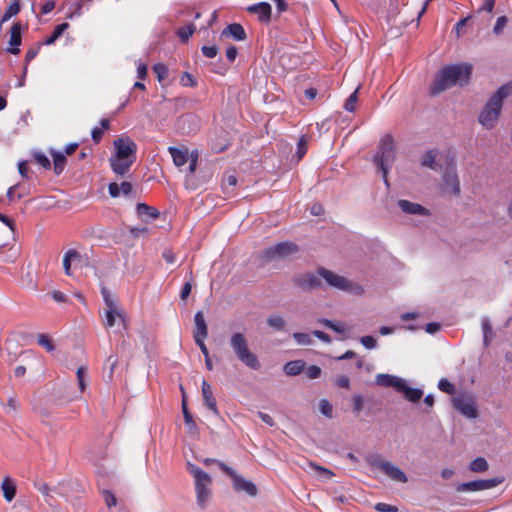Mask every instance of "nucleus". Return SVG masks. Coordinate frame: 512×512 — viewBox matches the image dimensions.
Returning <instances> with one entry per match:
<instances>
[{
    "mask_svg": "<svg viewBox=\"0 0 512 512\" xmlns=\"http://www.w3.org/2000/svg\"><path fill=\"white\" fill-rule=\"evenodd\" d=\"M471 73L472 66L467 63L443 67L438 72L430 87L431 95H438L456 84H459L460 86L468 84Z\"/></svg>",
    "mask_w": 512,
    "mask_h": 512,
    "instance_id": "obj_1",
    "label": "nucleus"
},
{
    "mask_svg": "<svg viewBox=\"0 0 512 512\" xmlns=\"http://www.w3.org/2000/svg\"><path fill=\"white\" fill-rule=\"evenodd\" d=\"M512 95V82L500 86L495 93L491 95L481 110L478 121L486 129H493L501 114L503 101Z\"/></svg>",
    "mask_w": 512,
    "mask_h": 512,
    "instance_id": "obj_2",
    "label": "nucleus"
},
{
    "mask_svg": "<svg viewBox=\"0 0 512 512\" xmlns=\"http://www.w3.org/2000/svg\"><path fill=\"white\" fill-rule=\"evenodd\" d=\"M229 344L236 358L241 363L253 370L261 368L257 355L250 351L247 338L242 332L232 334Z\"/></svg>",
    "mask_w": 512,
    "mask_h": 512,
    "instance_id": "obj_3",
    "label": "nucleus"
},
{
    "mask_svg": "<svg viewBox=\"0 0 512 512\" xmlns=\"http://www.w3.org/2000/svg\"><path fill=\"white\" fill-rule=\"evenodd\" d=\"M101 294L105 303V309L102 316V325L109 329L116 324L118 320L126 328V317L124 311L120 308L116 300L106 287H102Z\"/></svg>",
    "mask_w": 512,
    "mask_h": 512,
    "instance_id": "obj_4",
    "label": "nucleus"
},
{
    "mask_svg": "<svg viewBox=\"0 0 512 512\" xmlns=\"http://www.w3.org/2000/svg\"><path fill=\"white\" fill-rule=\"evenodd\" d=\"M188 470L195 480V490L197 495V504L203 508L211 496L210 485L212 478L208 473L200 469L197 465L188 463Z\"/></svg>",
    "mask_w": 512,
    "mask_h": 512,
    "instance_id": "obj_5",
    "label": "nucleus"
},
{
    "mask_svg": "<svg viewBox=\"0 0 512 512\" xmlns=\"http://www.w3.org/2000/svg\"><path fill=\"white\" fill-rule=\"evenodd\" d=\"M394 148V139L392 135L386 134L381 138L378 152L374 156V163L376 164L378 169L381 170V172L383 173V178L387 185V165L394 160Z\"/></svg>",
    "mask_w": 512,
    "mask_h": 512,
    "instance_id": "obj_6",
    "label": "nucleus"
},
{
    "mask_svg": "<svg viewBox=\"0 0 512 512\" xmlns=\"http://www.w3.org/2000/svg\"><path fill=\"white\" fill-rule=\"evenodd\" d=\"M218 467L233 480V488L237 492H245L249 496H256L257 487L254 483L245 480L240 475L227 466L224 462H218Z\"/></svg>",
    "mask_w": 512,
    "mask_h": 512,
    "instance_id": "obj_7",
    "label": "nucleus"
},
{
    "mask_svg": "<svg viewBox=\"0 0 512 512\" xmlns=\"http://www.w3.org/2000/svg\"><path fill=\"white\" fill-rule=\"evenodd\" d=\"M453 407L463 416L475 419L478 416V409L475 398L471 394H460L453 398Z\"/></svg>",
    "mask_w": 512,
    "mask_h": 512,
    "instance_id": "obj_8",
    "label": "nucleus"
},
{
    "mask_svg": "<svg viewBox=\"0 0 512 512\" xmlns=\"http://www.w3.org/2000/svg\"><path fill=\"white\" fill-rule=\"evenodd\" d=\"M298 252V246L293 242H281L263 251V259L272 261L275 259L285 258Z\"/></svg>",
    "mask_w": 512,
    "mask_h": 512,
    "instance_id": "obj_9",
    "label": "nucleus"
},
{
    "mask_svg": "<svg viewBox=\"0 0 512 512\" xmlns=\"http://www.w3.org/2000/svg\"><path fill=\"white\" fill-rule=\"evenodd\" d=\"M318 274L321 278H323L326 281V283L329 286H331L333 288L343 290V291H348L352 288V283L348 279H346L345 277L340 276L326 268H323V267L319 268Z\"/></svg>",
    "mask_w": 512,
    "mask_h": 512,
    "instance_id": "obj_10",
    "label": "nucleus"
},
{
    "mask_svg": "<svg viewBox=\"0 0 512 512\" xmlns=\"http://www.w3.org/2000/svg\"><path fill=\"white\" fill-rule=\"evenodd\" d=\"M114 147L116 151L113 156L136 160L137 144L129 137L114 140Z\"/></svg>",
    "mask_w": 512,
    "mask_h": 512,
    "instance_id": "obj_11",
    "label": "nucleus"
},
{
    "mask_svg": "<svg viewBox=\"0 0 512 512\" xmlns=\"http://www.w3.org/2000/svg\"><path fill=\"white\" fill-rule=\"evenodd\" d=\"M376 467L396 482L406 483L408 481L406 474L390 461H378Z\"/></svg>",
    "mask_w": 512,
    "mask_h": 512,
    "instance_id": "obj_12",
    "label": "nucleus"
},
{
    "mask_svg": "<svg viewBox=\"0 0 512 512\" xmlns=\"http://www.w3.org/2000/svg\"><path fill=\"white\" fill-rule=\"evenodd\" d=\"M443 181H444V190L452 195H459L460 194V182L458 179V176L456 174V170L453 166L449 167L444 175H443Z\"/></svg>",
    "mask_w": 512,
    "mask_h": 512,
    "instance_id": "obj_13",
    "label": "nucleus"
},
{
    "mask_svg": "<svg viewBox=\"0 0 512 512\" xmlns=\"http://www.w3.org/2000/svg\"><path fill=\"white\" fill-rule=\"evenodd\" d=\"M246 10L251 14L257 15L261 23L268 24L271 21L272 8L268 2H259L249 5Z\"/></svg>",
    "mask_w": 512,
    "mask_h": 512,
    "instance_id": "obj_14",
    "label": "nucleus"
},
{
    "mask_svg": "<svg viewBox=\"0 0 512 512\" xmlns=\"http://www.w3.org/2000/svg\"><path fill=\"white\" fill-rule=\"evenodd\" d=\"M109 162L112 171L119 176H123L129 172L135 160L129 158L122 159L112 155L109 159Z\"/></svg>",
    "mask_w": 512,
    "mask_h": 512,
    "instance_id": "obj_15",
    "label": "nucleus"
},
{
    "mask_svg": "<svg viewBox=\"0 0 512 512\" xmlns=\"http://www.w3.org/2000/svg\"><path fill=\"white\" fill-rule=\"evenodd\" d=\"M295 283L297 286L305 289L311 290L321 287V281L319 278V274L316 275L314 273H306L304 275H300L295 278Z\"/></svg>",
    "mask_w": 512,
    "mask_h": 512,
    "instance_id": "obj_16",
    "label": "nucleus"
},
{
    "mask_svg": "<svg viewBox=\"0 0 512 512\" xmlns=\"http://www.w3.org/2000/svg\"><path fill=\"white\" fill-rule=\"evenodd\" d=\"M22 42V36H21V24L19 22H16L12 25L10 30V40L9 44L10 47L7 49V52L17 55L20 53L19 46Z\"/></svg>",
    "mask_w": 512,
    "mask_h": 512,
    "instance_id": "obj_17",
    "label": "nucleus"
},
{
    "mask_svg": "<svg viewBox=\"0 0 512 512\" xmlns=\"http://www.w3.org/2000/svg\"><path fill=\"white\" fill-rule=\"evenodd\" d=\"M202 389V397L204 405L211 410L215 415H219V411L216 404V399L213 395L212 387L211 385L206 381H202L201 385Z\"/></svg>",
    "mask_w": 512,
    "mask_h": 512,
    "instance_id": "obj_18",
    "label": "nucleus"
},
{
    "mask_svg": "<svg viewBox=\"0 0 512 512\" xmlns=\"http://www.w3.org/2000/svg\"><path fill=\"white\" fill-rule=\"evenodd\" d=\"M222 36L232 37L237 41H243L247 38V34L243 26L239 23L229 24L221 33Z\"/></svg>",
    "mask_w": 512,
    "mask_h": 512,
    "instance_id": "obj_19",
    "label": "nucleus"
},
{
    "mask_svg": "<svg viewBox=\"0 0 512 512\" xmlns=\"http://www.w3.org/2000/svg\"><path fill=\"white\" fill-rule=\"evenodd\" d=\"M398 206L400 207V209L403 212H405L407 214H417V215H428L429 214V211L425 207H423L420 204L410 202L408 200H404V199L399 200Z\"/></svg>",
    "mask_w": 512,
    "mask_h": 512,
    "instance_id": "obj_20",
    "label": "nucleus"
},
{
    "mask_svg": "<svg viewBox=\"0 0 512 512\" xmlns=\"http://www.w3.org/2000/svg\"><path fill=\"white\" fill-rule=\"evenodd\" d=\"M195 330L194 339L196 338H207L208 327L202 311H198L194 316Z\"/></svg>",
    "mask_w": 512,
    "mask_h": 512,
    "instance_id": "obj_21",
    "label": "nucleus"
},
{
    "mask_svg": "<svg viewBox=\"0 0 512 512\" xmlns=\"http://www.w3.org/2000/svg\"><path fill=\"white\" fill-rule=\"evenodd\" d=\"M136 211L139 217H141L144 221L157 219L160 215L156 208L145 203H138L136 206Z\"/></svg>",
    "mask_w": 512,
    "mask_h": 512,
    "instance_id": "obj_22",
    "label": "nucleus"
},
{
    "mask_svg": "<svg viewBox=\"0 0 512 512\" xmlns=\"http://www.w3.org/2000/svg\"><path fill=\"white\" fill-rule=\"evenodd\" d=\"M402 381L403 379L389 374H378L376 376V383L378 385L385 387H393L397 391L399 390V388H401Z\"/></svg>",
    "mask_w": 512,
    "mask_h": 512,
    "instance_id": "obj_23",
    "label": "nucleus"
},
{
    "mask_svg": "<svg viewBox=\"0 0 512 512\" xmlns=\"http://www.w3.org/2000/svg\"><path fill=\"white\" fill-rule=\"evenodd\" d=\"M398 391L404 394L406 400L413 403L418 402L423 396V391L421 389L409 387L404 380L402 381L401 388H399Z\"/></svg>",
    "mask_w": 512,
    "mask_h": 512,
    "instance_id": "obj_24",
    "label": "nucleus"
},
{
    "mask_svg": "<svg viewBox=\"0 0 512 512\" xmlns=\"http://www.w3.org/2000/svg\"><path fill=\"white\" fill-rule=\"evenodd\" d=\"M132 191V184L130 182H122L120 185L116 182L110 183L108 186V192L111 197H119L120 194L128 195Z\"/></svg>",
    "mask_w": 512,
    "mask_h": 512,
    "instance_id": "obj_25",
    "label": "nucleus"
},
{
    "mask_svg": "<svg viewBox=\"0 0 512 512\" xmlns=\"http://www.w3.org/2000/svg\"><path fill=\"white\" fill-rule=\"evenodd\" d=\"M1 489L3 491V496L6 501L11 502L16 495V484L13 479L10 477H5L1 484Z\"/></svg>",
    "mask_w": 512,
    "mask_h": 512,
    "instance_id": "obj_26",
    "label": "nucleus"
},
{
    "mask_svg": "<svg viewBox=\"0 0 512 512\" xmlns=\"http://www.w3.org/2000/svg\"><path fill=\"white\" fill-rule=\"evenodd\" d=\"M168 151L173 159V163L177 167L183 166L188 161V151L177 147H169Z\"/></svg>",
    "mask_w": 512,
    "mask_h": 512,
    "instance_id": "obj_27",
    "label": "nucleus"
},
{
    "mask_svg": "<svg viewBox=\"0 0 512 512\" xmlns=\"http://www.w3.org/2000/svg\"><path fill=\"white\" fill-rule=\"evenodd\" d=\"M438 151L436 149L428 150L421 161V165L424 167H428L434 171H438L440 169V166L436 163V157H437Z\"/></svg>",
    "mask_w": 512,
    "mask_h": 512,
    "instance_id": "obj_28",
    "label": "nucleus"
},
{
    "mask_svg": "<svg viewBox=\"0 0 512 512\" xmlns=\"http://www.w3.org/2000/svg\"><path fill=\"white\" fill-rule=\"evenodd\" d=\"M305 368L303 360L289 361L284 365V372L289 376L299 375Z\"/></svg>",
    "mask_w": 512,
    "mask_h": 512,
    "instance_id": "obj_29",
    "label": "nucleus"
},
{
    "mask_svg": "<svg viewBox=\"0 0 512 512\" xmlns=\"http://www.w3.org/2000/svg\"><path fill=\"white\" fill-rule=\"evenodd\" d=\"M53 158V170L56 175H60L66 166V157L63 153L57 151H51Z\"/></svg>",
    "mask_w": 512,
    "mask_h": 512,
    "instance_id": "obj_30",
    "label": "nucleus"
},
{
    "mask_svg": "<svg viewBox=\"0 0 512 512\" xmlns=\"http://www.w3.org/2000/svg\"><path fill=\"white\" fill-rule=\"evenodd\" d=\"M80 259V254L74 249L68 250L63 256V268L67 276H71V263Z\"/></svg>",
    "mask_w": 512,
    "mask_h": 512,
    "instance_id": "obj_31",
    "label": "nucleus"
},
{
    "mask_svg": "<svg viewBox=\"0 0 512 512\" xmlns=\"http://www.w3.org/2000/svg\"><path fill=\"white\" fill-rule=\"evenodd\" d=\"M69 28V24L67 22H63L59 25H57L52 34L47 37L42 44L43 45H51L53 44L59 37L62 36V34Z\"/></svg>",
    "mask_w": 512,
    "mask_h": 512,
    "instance_id": "obj_32",
    "label": "nucleus"
},
{
    "mask_svg": "<svg viewBox=\"0 0 512 512\" xmlns=\"http://www.w3.org/2000/svg\"><path fill=\"white\" fill-rule=\"evenodd\" d=\"M237 184V178L235 175H227L224 177L222 182V190L226 196H230L234 193L235 186Z\"/></svg>",
    "mask_w": 512,
    "mask_h": 512,
    "instance_id": "obj_33",
    "label": "nucleus"
},
{
    "mask_svg": "<svg viewBox=\"0 0 512 512\" xmlns=\"http://www.w3.org/2000/svg\"><path fill=\"white\" fill-rule=\"evenodd\" d=\"M267 324L275 331H283L285 329L286 321L280 315H271L267 318Z\"/></svg>",
    "mask_w": 512,
    "mask_h": 512,
    "instance_id": "obj_34",
    "label": "nucleus"
},
{
    "mask_svg": "<svg viewBox=\"0 0 512 512\" xmlns=\"http://www.w3.org/2000/svg\"><path fill=\"white\" fill-rule=\"evenodd\" d=\"M42 45V43L37 42L27 50L25 54L24 75L27 74L28 64L38 55Z\"/></svg>",
    "mask_w": 512,
    "mask_h": 512,
    "instance_id": "obj_35",
    "label": "nucleus"
},
{
    "mask_svg": "<svg viewBox=\"0 0 512 512\" xmlns=\"http://www.w3.org/2000/svg\"><path fill=\"white\" fill-rule=\"evenodd\" d=\"M488 462L483 457H477L470 463V470L473 472H485L488 470Z\"/></svg>",
    "mask_w": 512,
    "mask_h": 512,
    "instance_id": "obj_36",
    "label": "nucleus"
},
{
    "mask_svg": "<svg viewBox=\"0 0 512 512\" xmlns=\"http://www.w3.org/2000/svg\"><path fill=\"white\" fill-rule=\"evenodd\" d=\"M195 30L196 26L193 23H191L189 25L179 28L177 31V35L179 36L182 42H187L189 38L193 35Z\"/></svg>",
    "mask_w": 512,
    "mask_h": 512,
    "instance_id": "obj_37",
    "label": "nucleus"
},
{
    "mask_svg": "<svg viewBox=\"0 0 512 512\" xmlns=\"http://www.w3.org/2000/svg\"><path fill=\"white\" fill-rule=\"evenodd\" d=\"M153 71L156 74L159 82L164 81L169 75V68L164 63H157L153 66Z\"/></svg>",
    "mask_w": 512,
    "mask_h": 512,
    "instance_id": "obj_38",
    "label": "nucleus"
},
{
    "mask_svg": "<svg viewBox=\"0 0 512 512\" xmlns=\"http://www.w3.org/2000/svg\"><path fill=\"white\" fill-rule=\"evenodd\" d=\"M457 491H482L479 480L469 481L465 483H461L457 486Z\"/></svg>",
    "mask_w": 512,
    "mask_h": 512,
    "instance_id": "obj_39",
    "label": "nucleus"
},
{
    "mask_svg": "<svg viewBox=\"0 0 512 512\" xmlns=\"http://www.w3.org/2000/svg\"><path fill=\"white\" fill-rule=\"evenodd\" d=\"M504 481V477H494L491 479L479 480L482 490L494 488Z\"/></svg>",
    "mask_w": 512,
    "mask_h": 512,
    "instance_id": "obj_40",
    "label": "nucleus"
},
{
    "mask_svg": "<svg viewBox=\"0 0 512 512\" xmlns=\"http://www.w3.org/2000/svg\"><path fill=\"white\" fill-rule=\"evenodd\" d=\"M37 343L45 348L48 352H52L55 349L51 338L46 334H39L37 336Z\"/></svg>",
    "mask_w": 512,
    "mask_h": 512,
    "instance_id": "obj_41",
    "label": "nucleus"
},
{
    "mask_svg": "<svg viewBox=\"0 0 512 512\" xmlns=\"http://www.w3.org/2000/svg\"><path fill=\"white\" fill-rule=\"evenodd\" d=\"M358 100V89H356L345 101L344 109L348 112H354Z\"/></svg>",
    "mask_w": 512,
    "mask_h": 512,
    "instance_id": "obj_42",
    "label": "nucleus"
},
{
    "mask_svg": "<svg viewBox=\"0 0 512 512\" xmlns=\"http://www.w3.org/2000/svg\"><path fill=\"white\" fill-rule=\"evenodd\" d=\"M76 375H77V380H78L80 391L84 392L86 389V382H85V379L87 376L86 368L84 366H80L77 369Z\"/></svg>",
    "mask_w": 512,
    "mask_h": 512,
    "instance_id": "obj_43",
    "label": "nucleus"
},
{
    "mask_svg": "<svg viewBox=\"0 0 512 512\" xmlns=\"http://www.w3.org/2000/svg\"><path fill=\"white\" fill-rule=\"evenodd\" d=\"M182 412H183L184 421H185L186 425L190 428H194L196 426V424L192 418V415L190 414V412L187 408L185 397H183V400H182Z\"/></svg>",
    "mask_w": 512,
    "mask_h": 512,
    "instance_id": "obj_44",
    "label": "nucleus"
},
{
    "mask_svg": "<svg viewBox=\"0 0 512 512\" xmlns=\"http://www.w3.org/2000/svg\"><path fill=\"white\" fill-rule=\"evenodd\" d=\"M180 84L183 87H195L197 85V82L192 74L189 72H183L180 77Z\"/></svg>",
    "mask_w": 512,
    "mask_h": 512,
    "instance_id": "obj_45",
    "label": "nucleus"
},
{
    "mask_svg": "<svg viewBox=\"0 0 512 512\" xmlns=\"http://www.w3.org/2000/svg\"><path fill=\"white\" fill-rule=\"evenodd\" d=\"M293 338L299 345H310L312 344V338L307 333L295 332Z\"/></svg>",
    "mask_w": 512,
    "mask_h": 512,
    "instance_id": "obj_46",
    "label": "nucleus"
},
{
    "mask_svg": "<svg viewBox=\"0 0 512 512\" xmlns=\"http://www.w3.org/2000/svg\"><path fill=\"white\" fill-rule=\"evenodd\" d=\"M352 403H353V413L358 416L360 414V412L362 411L363 409V406H364V398L362 395L360 394H357V395H354L353 398H352Z\"/></svg>",
    "mask_w": 512,
    "mask_h": 512,
    "instance_id": "obj_47",
    "label": "nucleus"
},
{
    "mask_svg": "<svg viewBox=\"0 0 512 512\" xmlns=\"http://www.w3.org/2000/svg\"><path fill=\"white\" fill-rule=\"evenodd\" d=\"M438 388L442 392H445L447 394H453L455 392L454 385L449 380H447L446 378H442V379L439 380Z\"/></svg>",
    "mask_w": 512,
    "mask_h": 512,
    "instance_id": "obj_48",
    "label": "nucleus"
},
{
    "mask_svg": "<svg viewBox=\"0 0 512 512\" xmlns=\"http://www.w3.org/2000/svg\"><path fill=\"white\" fill-rule=\"evenodd\" d=\"M319 408H320L321 413L324 416H326L328 418H332L333 407H332V404L328 400H326V399L320 400Z\"/></svg>",
    "mask_w": 512,
    "mask_h": 512,
    "instance_id": "obj_49",
    "label": "nucleus"
},
{
    "mask_svg": "<svg viewBox=\"0 0 512 512\" xmlns=\"http://www.w3.org/2000/svg\"><path fill=\"white\" fill-rule=\"evenodd\" d=\"M307 153V139L305 136H301L297 143V151L296 155L298 159H302L304 155Z\"/></svg>",
    "mask_w": 512,
    "mask_h": 512,
    "instance_id": "obj_50",
    "label": "nucleus"
},
{
    "mask_svg": "<svg viewBox=\"0 0 512 512\" xmlns=\"http://www.w3.org/2000/svg\"><path fill=\"white\" fill-rule=\"evenodd\" d=\"M321 368L317 365H310L306 370L305 374L309 379L319 378L321 375Z\"/></svg>",
    "mask_w": 512,
    "mask_h": 512,
    "instance_id": "obj_51",
    "label": "nucleus"
},
{
    "mask_svg": "<svg viewBox=\"0 0 512 512\" xmlns=\"http://www.w3.org/2000/svg\"><path fill=\"white\" fill-rule=\"evenodd\" d=\"M507 24V17L506 16H500L497 18L496 23L493 28V32L497 35L501 34L503 29L505 28Z\"/></svg>",
    "mask_w": 512,
    "mask_h": 512,
    "instance_id": "obj_52",
    "label": "nucleus"
},
{
    "mask_svg": "<svg viewBox=\"0 0 512 512\" xmlns=\"http://www.w3.org/2000/svg\"><path fill=\"white\" fill-rule=\"evenodd\" d=\"M103 497H104L105 503H106L108 508L116 506L117 499H116L115 495L111 491L104 490L103 491Z\"/></svg>",
    "mask_w": 512,
    "mask_h": 512,
    "instance_id": "obj_53",
    "label": "nucleus"
},
{
    "mask_svg": "<svg viewBox=\"0 0 512 512\" xmlns=\"http://www.w3.org/2000/svg\"><path fill=\"white\" fill-rule=\"evenodd\" d=\"M35 160L43 168H45V169H50L51 168V162H50L49 158L46 155H44L42 153H36L35 154Z\"/></svg>",
    "mask_w": 512,
    "mask_h": 512,
    "instance_id": "obj_54",
    "label": "nucleus"
},
{
    "mask_svg": "<svg viewBox=\"0 0 512 512\" xmlns=\"http://www.w3.org/2000/svg\"><path fill=\"white\" fill-rule=\"evenodd\" d=\"M374 508L378 512H398V508L396 506L382 502L377 503Z\"/></svg>",
    "mask_w": 512,
    "mask_h": 512,
    "instance_id": "obj_55",
    "label": "nucleus"
},
{
    "mask_svg": "<svg viewBox=\"0 0 512 512\" xmlns=\"http://www.w3.org/2000/svg\"><path fill=\"white\" fill-rule=\"evenodd\" d=\"M309 467L312 468L313 470L321 473V474H324L326 477L328 478H331L334 474L331 470L327 469V468H324V467H321L313 462H309L308 463Z\"/></svg>",
    "mask_w": 512,
    "mask_h": 512,
    "instance_id": "obj_56",
    "label": "nucleus"
},
{
    "mask_svg": "<svg viewBox=\"0 0 512 512\" xmlns=\"http://www.w3.org/2000/svg\"><path fill=\"white\" fill-rule=\"evenodd\" d=\"M201 51L207 58H214L218 54V48L216 46H203Z\"/></svg>",
    "mask_w": 512,
    "mask_h": 512,
    "instance_id": "obj_57",
    "label": "nucleus"
},
{
    "mask_svg": "<svg viewBox=\"0 0 512 512\" xmlns=\"http://www.w3.org/2000/svg\"><path fill=\"white\" fill-rule=\"evenodd\" d=\"M361 344L367 349H373L376 347V340L372 336H363L360 339Z\"/></svg>",
    "mask_w": 512,
    "mask_h": 512,
    "instance_id": "obj_58",
    "label": "nucleus"
},
{
    "mask_svg": "<svg viewBox=\"0 0 512 512\" xmlns=\"http://www.w3.org/2000/svg\"><path fill=\"white\" fill-rule=\"evenodd\" d=\"M335 384L340 387V388H343V389H349L350 388V379L348 376L346 375H341V376H338L336 379H335Z\"/></svg>",
    "mask_w": 512,
    "mask_h": 512,
    "instance_id": "obj_59",
    "label": "nucleus"
},
{
    "mask_svg": "<svg viewBox=\"0 0 512 512\" xmlns=\"http://www.w3.org/2000/svg\"><path fill=\"white\" fill-rule=\"evenodd\" d=\"M483 333H484V343L485 345H488L490 335L492 334V326L488 321H484L482 324Z\"/></svg>",
    "mask_w": 512,
    "mask_h": 512,
    "instance_id": "obj_60",
    "label": "nucleus"
},
{
    "mask_svg": "<svg viewBox=\"0 0 512 512\" xmlns=\"http://www.w3.org/2000/svg\"><path fill=\"white\" fill-rule=\"evenodd\" d=\"M103 129H100L99 127H94L91 131V137L94 143L98 144L102 137H103Z\"/></svg>",
    "mask_w": 512,
    "mask_h": 512,
    "instance_id": "obj_61",
    "label": "nucleus"
},
{
    "mask_svg": "<svg viewBox=\"0 0 512 512\" xmlns=\"http://www.w3.org/2000/svg\"><path fill=\"white\" fill-rule=\"evenodd\" d=\"M162 257L168 264H173L176 261V255L171 249L164 250Z\"/></svg>",
    "mask_w": 512,
    "mask_h": 512,
    "instance_id": "obj_62",
    "label": "nucleus"
},
{
    "mask_svg": "<svg viewBox=\"0 0 512 512\" xmlns=\"http://www.w3.org/2000/svg\"><path fill=\"white\" fill-rule=\"evenodd\" d=\"M35 488L44 496L50 497L51 488L46 483L35 484Z\"/></svg>",
    "mask_w": 512,
    "mask_h": 512,
    "instance_id": "obj_63",
    "label": "nucleus"
},
{
    "mask_svg": "<svg viewBox=\"0 0 512 512\" xmlns=\"http://www.w3.org/2000/svg\"><path fill=\"white\" fill-rule=\"evenodd\" d=\"M312 334H313L316 338H318L319 340H321V341H323V342H325V343H330V342H331V338H330V336H329L327 333L323 332V331H320V330H314V331L312 332Z\"/></svg>",
    "mask_w": 512,
    "mask_h": 512,
    "instance_id": "obj_64",
    "label": "nucleus"
}]
</instances>
